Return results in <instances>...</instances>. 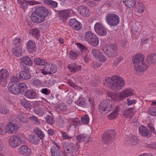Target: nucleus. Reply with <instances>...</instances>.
<instances>
[{
  "label": "nucleus",
  "instance_id": "obj_23",
  "mask_svg": "<svg viewBox=\"0 0 156 156\" xmlns=\"http://www.w3.org/2000/svg\"><path fill=\"white\" fill-rule=\"evenodd\" d=\"M139 131L140 134L143 136L150 137L151 136L147 127L144 126H141L139 127Z\"/></svg>",
  "mask_w": 156,
  "mask_h": 156
},
{
  "label": "nucleus",
  "instance_id": "obj_36",
  "mask_svg": "<svg viewBox=\"0 0 156 156\" xmlns=\"http://www.w3.org/2000/svg\"><path fill=\"white\" fill-rule=\"evenodd\" d=\"M120 110V108L119 106H117L114 112L108 116V118L110 119H113L116 118L118 115Z\"/></svg>",
  "mask_w": 156,
  "mask_h": 156
},
{
  "label": "nucleus",
  "instance_id": "obj_49",
  "mask_svg": "<svg viewBox=\"0 0 156 156\" xmlns=\"http://www.w3.org/2000/svg\"><path fill=\"white\" fill-rule=\"evenodd\" d=\"M56 108L58 112L62 111L66 109V106L64 103H60L57 105Z\"/></svg>",
  "mask_w": 156,
  "mask_h": 156
},
{
  "label": "nucleus",
  "instance_id": "obj_33",
  "mask_svg": "<svg viewBox=\"0 0 156 156\" xmlns=\"http://www.w3.org/2000/svg\"><path fill=\"white\" fill-rule=\"evenodd\" d=\"M135 6L137 12L139 13H143L145 9V7L141 2H137Z\"/></svg>",
  "mask_w": 156,
  "mask_h": 156
},
{
  "label": "nucleus",
  "instance_id": "obj_2",
  "mask_svg": "<svg viewBox=\"0 0 156 156\" xmlns=\"http://www.w3.org/2000/svg\"><path fill=\"white\" fill-rule=\"evenodd\" d=\"M84 40L92 46H96L99 44L98 37L96 34L90 31H88L85 33Z\"/></svg>",
  "mask_w": 156,
  "mask_h": 156
},
{
  "label": "nucleus",
  "instance_id": "obj_39",
  "mask_svg": "<svg viewBox=\"0 0 156 156\" xmlns=\"http://www.w3.org/2000/svg\"><path fill=\"white\" fill-rule=\"evenodd\" d=\"M34 62L37 65L44 66L47 63V61L44 59L40 58H35L34 59Z\"/></svg>",
  "mask_w": 156,
  "mask_h": 156
},
{
  "label": "nucleus",
  "instance_id": "obj_25",
  "mask_svg": "<svg viewBox=\"0 0 156 156\" xmlns=\"http://www.w3.org/2000/svg\"><path fill=\"white\" fill-rule=\"evenodd\" d=\"M69 13L70 12L68 10L61 11L59 12L58 15L60 20L64 21L70 16Z\"/></svg>",
  "mask_w": 156,
  "mask_h": 156
},
{
  "label": "nucleus",
  "instance_id": "obj_45",
  "mask_svg": "<svg viewBox=\"0 0 156 156\" xmlns=\"http://www.w3.org/2000/svg\"><path fill=\"white\" fill-rule=\"evenodd\" d=\"M40 31L37 28L32 29L30 30V33L32 36L38 38L40 36Z\"/></svg>",
  "mask_w": 156,
  "mask_h": 156
},
{
  "label": "nucleus",
  "instance_id": "obj_48",
  "mask_svg": "<svg viewBox=\"0 0 156 156\" xmlns=\"http://www.w3.org/2000/svg\"><path fill=\"white\" fill-rule=\"evenodd\" d=\"M34 133L38 136L41 139H43L44 136V134L43 133V132L38 128L37 127L34 129Z\"/></svg>",
  "mask_w": 156,
  "mask_h": 156
},
{
  "label": "nucleus",
  "instance_id": "obj_6",
  "mask_svg": "<svg viewBox=\"0 0 156 156\" xmlns=\"http://www.w3.org/2000/svg\"><path fill=\"white\" fill-rule=\"evenodd\" d=\"M115 134V132L113 129L105 132L102 136V141L105 144L111 143Z\"/></svg>",
  "mask_w": 156,
  "mask_h": 156
},
{
  "label": "nucleus",
  "instance_id": "obj_64",
  "mask_svg": "<svg viewBox=\"0 0 156 156\" xmlns=\"http://www.w3.org/2000/svg\"><path fill=\"white\" fill-rule=\"evenodd\" d=\"M76 44L77 45V46L82 51L87 50V48L83 44L79 43H77Z\"/></svg>",
  "mask_w": 156,
  "mask_h": 156
},
{
  "label": "nucleus",
  "instance_id": "obj_24",
  "mask_svg": "<svg viewBox=\"0 0 156 156\" xmlns=\"http://www.w3.org/2000/svg\"><path fill=\"white\" fill-rule=\"evenodd\" d=\"M79 148V145L78 143L76 144L71 143L68 146L66 152L69 153H72L75 150H77Z\"/></svg>",
  "mask_w": 156,
  "mask_h": 156
},
{
  "label": "nucleus",
  "instance_id": "obj_37",
  "mask_svg": "<svg viewBox=\"0 0 156 156\" xmlns=\"http://www.w3.org/2000/svg\"><path fill=\"white\" fill-rule=\"evenodd\" d=\"M76 103L78 106L86 108L88 107L86 102H85V99L82 97H80L76 102Z\"/></svg>",
  "mask_w": 156,
  "mask_h": 156
},
{
  "label": "nucleus",
  "instance_id": "obj_57",
  "mask_svg": "<svg viewBox=\"0 0 156 156\" xmlns=\"http://www.w3.org/2000/svg\"><path fill=\"white\" fill-rule=\"evenodd\" d=\"M91 52L94 56L96 57H98L99 55L101 54V51L98 49H92Z\"/></svg>",
  "mask_w": 156,
  "mask_h": 156
},
{
  "label": "nucleus",
  "instance_id": "obj_8",
  "mask_svg": "<svg viewBox=\"0 0 156 156\" xmlns=\"http://www.w3.org/2000/svg\"><path fill=\"white\" fill-rule=\"evenodd\" d=\"M94 29L96 32L99 35L105 36L107 32L104 27L99 23L97 22L94 25Z\"/></svg>",
  "mask_w": 156,
  "mask_h": 156
},
{
  "label": "nucleus",
  "instance_id": "obj_7",
  "mask_svg": "<svg viewBox=\"0 0 156 156\" xmlns=\"http://www.w3.org/2000/svg\"><path fill=\"white\" fill-rule=\"evenodd\" d=\"M45 66L41 70V73L44 75L51 74L56 72L57 68L54 64H46Z\"/></svg>",
  "mask_w": 156,
  "mask_h": 156
},
{
  "label": "nucleus",
  "instance_id": "obj_35",
  "mask_svg": "<svg viewBox=\"0 0 156 156\" xmlns=\"http://www.w3.org/2000/svg\"><path fill=\"white\" fill-rule=\"evenodd\" d=\"M43 2L44 4L48 6L54 8H56L58 5L57 2L51 0H44Z\"/></svg>",
  "mask_w": 156,
  "mask_h": 156
},
{
  "label": "nucleus",
  "instance_id": "obj_63",
  "mask_svg": "<svg viewBox=\"0 0 156 156\" xmlns=\"http://www.w3.org/2000/svg\"><path fill=\"white\" fill-rule=\"evenodd\" d=\"M123 59V57H119L118 58L115 60L113 65L115 66H117L118 64Z\"/></svg>",
  "mask_w": 156,
  "mask_h": 156
},
{
  "label": "nucleus",
  "instance_id": "obj_3",
  "mask_svg": "<svg viewBox=\"0 0 156 156\" xmlns=\"http://www.w3.org/2000/svg\"><path fill=\"white\" fill-rule=\"evenodd\" d=\"M113 105L112 101L108 100L103 101L100 104L99 106V112L101 114H107L112 110Z\"/></svg>",
  "mask_w": 156,
  "mask_h": 156
},
{
  "label": "nucleus",
  "instance_id": "obj_58",
  "mask_svg": "<svg viewBox=\"0 0 156 156\" xmlns=\"http://www.w3.org/2000/svg\"><path fill=\"white\" fill-rule=\"evenodd\" d=\"M71 121L72 124L75 126H78L80 123V121L77 118L71 119Z\"/></svg>",
  "mask_w": 156,
  "mask_h": 156
},
{
  "label": "nucleus",
  "instance_id": "obj_27",
  "mask_svg": "<svg viewBox=\"0 0 156 156\" xmlns=\"http://www.w3.org/2000/svg\"><path fill=\"white\" fill-rule=\"evenodd\" d=\"M136 112L134 108H129L123 112V115L126 118H130L133 116Z\"/></svg>",
  "mask_w": 156,
  "mask_h": 156
},
{
  "label": "nucleus",
  "instance_id": "obj_9",
  "mask_svg": "<svg viewBox=\"0 0 156 156\" xmlns=\"http://www.w3.org/2000/svg\"><path fill=\"white\" fill-rule=\"evenodd\" d=\"M18 2L20 5V7L25 10L28 7V4L32 5L38 3L37 1L34 0L27 1L26 0H18Z\"/></svg>",
  "mask_w": 156,
  "mask_h": 156
},
{
  "label": "nucleus",
  "instance_id": "obj_43",
  "mask_svg": "<svg viewBox=\"0 0 156 156\" xmlns=\"http://www.w3.org/2000/svg\"><path fill=\"white\" fill-rule=\"evenodd\" d=\"M22 41L20 38H15L13 41L12 45L13 47H21Z\"/></svg>",
  "mask_w": 156,
  "mask_h": 156
},
{
  "label": "nucleus",
  "instance_id": "obj_61",
  "mask_svg": "<svg viewBox=\"0 0 156 156\" xmlns=\"http://www.w3.org/2000/svg\"><path fill=\"white\" fill-rule=\"evenodd\" d=\"M30 119L31 121H34V122L35 124L38 125L40 124L39 121L36 117L31 116L30 117Z\"/></svg>",
  "mask_w": 156,
  "mask_h": 156
},
{
  "label": "nucleus",
  "instance_id": "obj_56",
  "mask_svg": "<svg viewBox=\"0 0 156 156\" xmlns=\"http://www.w3.org/2000/svg\"><path fill=\"white\" fill-rule=\"evenodd\" d=\"M18 137L19 139V141L20 142V143H24L26 140V138L23 134H20L18 135Z\"/></svg>",
  "mask_w": 156,
  "mask_h": 156
},
{
  "label": "nucleus",
  "instance_id": "obj_20",
  "mask_svg": "<svg viewBox=\"0 0 156 156\" xmlns=\"http://www.w3.org/2000/svg\"><path fill=\"white\" fill-rule=\"evenodd\" d=\"M9 76L8 70L5 69L0 70V84L4 82Z\"/></svg>",
  "mask_w": 156,
  "mask_h": 156
},
{
  "label": "nucleus",
  "instance_id": "obj_55",
  "mask_svg": "<svg viewBox=\"0 0 156 156\" xmlns=\"http://www.w3.org/2000/svg\"><path fill=\"white\" fill-rule=\"evenodd\" d=\"M69 54V58L72 60L75 59L78 56V54L77 53L72 51H70Z\"/></svg>",
  "mask_w": 156,
  "mask_h": 156
},
{
  "label": "nucleus",
  "instance_id": "obj_10",
  "mask_svg": "<svg viewBox=\"0 0 156 156\" xmlns=\"http://www.w3.org/2000/svg\"><path fill=\"white\" fill-rule=\"evenodd\" d=\"M34 11L40 15L42 17L45 19L49 14V12L48 9L45 7L43 6L37 7L35 9Z\"/></svg>",
  "mask_w": 156,
  "mask_h": 156
},
{
  "label": "nucleus",
  "instance_id": "obj_22",
  "mask_svg": "<svg viewBox=\"0 0 156 156\" xmlns=\"http://www.w3.org/2000/svg\"><path fill=\"white\" fill-rule=\"evenodd\" d=\"M24 96L29 99H34L36 98L37 94L33 89H30L26 91Z\"/></svg>",
  "mask_w": 156,
  "mask_h": 156
},
{
  "label": "nucleus",
  "instance_id": "obj_46",
  "mask_svg": "<svg viewBox=\"0 0 156 156\" xmlns=\"http://www.w3.org/2000/svg\"><path fill=\"white\" fill-rule=\"evenodd\" d=\"M124 2L126 6L129 8L134 7L136 5L135 0H125Z\"/></svg>",
  "mask_w": 156,
  "mask_h": 156
},
{
  "label": "nucleus",
  "instance_id": "obj_60",
  "mask_svg": "<svg viewBox=\"0 0 156 156\" xmlns=\"http://www.w3.org/2000/svg\"><path fill=\"white\" fill-rule=\"evenodd\" d=\"M87 106H88L87 108L92 107L93 106L94 101L91 98H90L88 99L86 102Z\"/></svg>",
  "mask_w": 156,
  "mask_h": 156
},
{
  "label": "nucleus",
  "instance_id": "obj_38",
  "mask_svg": "<svg viewBox=\"0 0 156 156\" xmlns=\"http://www.w3.org/2000/svg\"><path fill=\"white\" fill-rule=\"evenodd\" d=\"M21 47H13L12 49L13 54L16 56H20L22 55V50Z\"/></svg>",
  "mask_w": 156,
  "mask_h": 156
},
{
  "label": "nucleus",
  "instance_id": "obj_16",
  "mask_svg": "<svg viewBox=\"0 0 156 156\" xmlns=\"http://www.w3.org/2000/svg\"><path fill=\"white\" fill-rule=\"evenodd\" d=\"M18 136L14 135H12L9 140L10 146L13 148L17 147L20 144Z\"/></svg>",
  "mask_w": 156,
  "mask_h": 156
},
{
  "label": "nucleus",
  "instance_id": "obj_53",
  "mask_svg": "<svg viewBox=\"0 0 156 156\" xmlns=\"http://www.w3.org/2000/svg\"><path fill=\"white\" fill-rule=\"evenodd\" d=\"M10 82L9 83V86L14 85L13 84L16 83L18 81L19 79L15 76H12L10 79Z\"/></svg>",
  "mask_w": 156,
  "mask_h": 156
},
{
  "label": "nucleus",
  "instance_id": "obj_34",
  "mask_svg": "<svg viewBox=\"0 0 156 156\" xmlns=\"http://www.w3.org/2000/svg\"><path fill=\"white\" fill-rule=\"evenodd\" d=\"M9 89L11 93L15 95H17L19 94H20L17 85L9 86Z\"/></svg>",
  "mask_w": 156,
  "mask_h": 156
},
{
  "label": "nucleus",
  "instance_id": "obj_14",
  "mask_svg": "<svg viewBox=\"0 0 156 156\" xmlns=\"http://www.w3.org/2000/svg\"><path fill=\"white\" fill-rule=\"evenodd\" d=\"M18 126L13 123L9 122L6 126V130L10 134L14 133L18 129Z\"/></svg>",
  "mask_w": 156,
  "mask_h": 156
},
{
  "label": "nucleus",
  "instance_id": "obj_19",
  "mask_svg": "<svg viewBox=\"0 0 156 156\" xmlns=\"http://www.w3.org/2000/svg\"><path fill=\"white\" fill-rule=\"evenodd\" d=\"M20 153L24 156L30 155L31 152V150L27 146L23 145L20 147L19 149Z\"/></svg>",
  "mask_w": 156,
  "mask_h": 156
},
{
  "label": "nucleus",
  "instance_id": "obj_51",
  "mask_svg": "<svg viewBox=\"0 0 156 156\" xmlns=\"http://www.w3.org/2000/svg\"><path fill=\"white\" fill-rule=\"evenodd\" d=\"M35 112L39 116H41L44 114L45 111L41 108L37 107L35 109Z\"/></svg>",
  "mask_w": 156,
  "mask_h": 156
},
{
  "label": "nucleus",
  "instance_id": "obj_1",
  "mask_svg": "<svg viewBox=\"0 0 156 156\" xmlns=\"http://www.w3.org/2000/svg\"><path fill=\"white\" fill-rule=\"evenodd\" d=\"M106 81L112 90H121L125 85L124 79L116 75L112 76L111 78H107L106 79Z\"/></svg>",
  "mask_w": 156,
  "mask_h": 156
},
{
  "label": "nucleus",
  "instance_id": "obj_31",
  "mask_svg": "<svg viewBox=\"0 0 156 156\" xmlns=\"http://www.w3.org/2000/svg\"><path fill=\"white\" fill-rule=\"evenodd\" d=\"M20 60L21 62L26 65L32 66L33 65L32 61L27 56L22 57L21 58Z\"/></svg>",
  "mask_w": 156,
  "mask_h": 156
},
{
  "label": "nucleus",
  "instance_id": "obj_5",
  "mask_svg": "<svg viewBox=\"0 0 156 156\" xmlns=\"http://www.w3.org/2000/svg\"><path fill=\"white\" fill-rule=\"evenodd\" d=\"M118 48L115 44H109L104 49V51L107 55L110 57L115 56L117 55Z\"/></svg>",
  "mask_w": 156,
  "mask_h": 156
},
{
  "label": "nucleus",
  "instance_id": "obj_4",
  "mask_svg": "<svg viewBox=\"0 0 156 156\" xmlns=\"http://www.w3.org/2000/svg\"><path fill=\"white\" fill-rule=\"evenodd\" d=\"M105 20L107 23L111 27L116 26L119 22V16L114 14H108L105 16Z\"/></svg>",
  "mask_w": 156,
  "mask_h": 156
},
{
  "label": "nucleus",
  "instance_id": "obj_17",
  "mask_svg": "<svg viewBox=\"0 0 156 156\" xmlns=\"http://www.w3.org/2000/svg\"><path fill=\"white\" fill-rule=\"evenodd\" d=\"M26 49L30 53L35 52L36 50L35 43L32 40H29L26 44Z\"/></svg>",
  "mask_w": 156,
  "mask_h": 156
},
{
  "label": "nucleus",
  "instance_id": "obj_47",
  "mask_svg": "<svg viewBox=\"0 0 156 156\" xmlns=\"http://www.w3.org/2000/svg\"><path fill=\"white\" fill-rule=\"evenodd\" d=\"M108 96L111 98L112 101H117L119 100L120 101L122 100V99H120L119 98V94L118 95L114 93L110 92L108 94Z\"/></svg>",
  "mask_w": 156,
  "mask_h": 156
},
{
  "label": "nucleus",
  "instance_id": "obj_44",
  "mask_svg": "<svg viewBox=\"0 0 156 156\" xmlns=\"http://www.w3.org/2000/svg\"><path fill=\"white\" fill-rule=\"evenodd\" d=\"M39 138L36 135H32L30 137V140L32 143L34 144H37L40 142Z\"/></svg>",
  "mask_w": 156,
  "mask_h": 156
},
{
  "label": "nucleus",
  "instance_id": "obj_50",
  "mask_svg": "<svg viewBox=\"0 0 156 156\" xmlns=\"http://www.w3.org/2000/svg\"><path fill=\"white\" fill-rule=\"evenodd\" d=\"M9 111V108L6 106H2L0 108V112L2 114H7Z\"/></svg>",
  "mask_w": 156,
  "mask_h": 156
},
{
  "label": "nucleus",
  "instance_id": "obj_42",
  "mask_svg": "<svg viewBox=\"0 0 156 156\" xmlns=\"http://www.w3.org/2000/svg\"><path fill=\"white\" fill-rule=\"evenodd\" d=\"M20 76L22 79L27 80L30 78L31 75L25 71H22L20 72Z\"/></svg>",
  "mask_w": 156,
  "mask_h": 156
},
{
  "label": "nucleus",
  "instance_id": "obj_54",
  "mask_svg": "<svg viewBox=\"0 0 156 156\" xmlns=\"http://www.w3.org/2000/svg\"><path fill=\"white\" fill-rule=\"evenodd\" d=\"M47 122L51 124H53L55 122V120L52 116L48 115L46 118Z\"/></svg>",
  "mask_w": 156,
  "mask_h": 156
},
{
  "label": "nucleus",
  "instance_id": "obj_62",
  "mask_svg": "<svg viewBox=\"0 0 156 156\" xmlns=\"http://www.w3.org/2000/svg\"><path fill=\"white\" fill-rule=\"evenodd\" d=\"M62 137L63 139H69L72 138V136H69L65 132L63 131L61 132Z\"/></svg>",
  "mask_w": 156,
  "mask_h": 156
},
{
  "label": "nucleus",
  "instance_id": "obj_29",
  "mask_svg": "<svg viewBox=\"0 0 156 156\" xmlns=\"http://www.w3.org/2000/svg\"><path fill=\"white\" fill-rule=\"evenodd\" d=\"M18 87L20 94L23 95L26 91L27 89V86L24 83H19L17 84Z\"/></svg>",
  "mask_w": 156,
  "mask_h": 156
},
{
  "label": "nucleus",
  "instance_id": "obj_32",
  "mask_svg": "<svg viewBox=\"0 0 156 156\" xmlns=\"http://www.w3.org/2000/svg\"><path fill=\"white\" fill-rule=\"evenodd\" d=\"M20 103L21 105L26 109L30 108L31 105L29 101L27 100L25 98L23 97L21 99Z\"/></svg>",
  "mask_w": 156,
  "mask_h": 156
},
{
  "label": "nucleus",
  "instance_id": "obj_13",
  "mask_svg": "<svg viewBox=\"0 0 156 156\" xmlns=\"http://www.w3.org/2000/svg\"><path fill=\"white\" fill-rule=\"evenodd\" d=\"M67 68L70 72L74 73L80 71L82 69L81 66L74 63L68 64Z\"/></svg>",
  "mask_w": 156,
  "mask_h": 156
},
{
  "label": "nucleus",
  "instance_id": "obj_11",
  "mask_svg": "<svg viewBox=\"0 0 156 156\" xmlns=\"http://www.w3.org/2000/svg\"><path fill=\"white\" fill-rule=\"evenodd\" d=\"M68 24L69 26L76 30H79L81 29V24L75 19L70 20Z\"/></svg>",
  "mask_w": 156,
  "mask_h": 156
},
{
  "label": "nucleus",
  "instance_id": "obj_21",
  "mask_svg": "<svg viewBox=\"0 0 156 156\" xmlns=\"http://www.w3.org/2000/svg\"><path fill=\"white\" fill-rule=\"evenodd\" d=\"M51 156H61V151L58 145L53 146L51 148Z\"/></svg>",
  "mask_w": 156,
  "mask_h": 156
},
{
  "label": "nucleus",
  "instance_id": "obj_15",
  "mask_svg": "<svg viewBox=\"0 0 156 156\" xmlns=\"http://www.w3.org/2000/svg\"><path fill=\"white\" fill-rule=\"evenodd\" d=\"M133 94V90L131 89H126L119 93V98L122 100L126 97L132 96Z\"/></svg>",
  "mask_w": 156,
  "mask_h": 156
},
{
  "label": "nucleus",
  "instance_id": "obj_30",
  "mask_svg": "<svg viewBox=\"0 0 156 156\" xmlns=\"http://www.w3.org/2000/svg\"><path fill=\"white\" fill-rule=\"evenodd\" d=\"M146 60L148 64L154 63L156 62V54H150L147 56Z\"/></svg>",
  "mask_w": 156,
  "mask_h": 156
},
{
  "label": "nucleus",
  "instance_id": "obj_59",
  "mask_svg": "<svg viewBox=\"0 0 156 156\" xmlns=\"http://www.w3.org/2000/svg\"><path fill=\"white\" fill-rule=\"evenodd\" d=\"M148 112L152 116H156V109L151 108L148 109Z\"/></svg>",
  "mask_w": 156,
  "mask_h": 156
},
{
  "label": "nucleus",
  "instance_id": "obj_40",
  "mask_svg": "<svg viewBox=\"0 0 156 156\" xmlns=\"http://www.w3.org/2000/svg\"><path fill=\"white\" fill-rule=\"evenodd\" d=\"M128 141L129 144L134 145L136 144L138 140L136 136H133L132 135H130Z\"/></svg>",
  "mask_w": 156,
  "mask_h": 156
},
{
  "label": "nucleus",
  "instance_id": "obj_52",
  "mask_svg": "<svg viewBox=\"0 0 156 156\" xmlns=\"http://www.w3.org/2000/svg\"><path fill=\"white\" fill-rule=\"evenodd\" d=\"M81 122L83 124H87L89 122V118L87 114H85L81 118Z\"/></svg>",
  "mask_w": 156,
  "mask_h": 156
},
{
  "label": "nucleus",
  "instance_id": "obj_26",
  "mask_svg": "<svg viewBox=\"0 0 156 156\" xmlns=\"http://www.w3.org/2000/svg\"><path fill=\"white\" fill-rule=\"evenodd\" d=\"M144 58V56L140 54H138L135 55L132 58V62L134 64L140 63V62H143Z\"/></svg>",
  "mask_w": 156,
  "mask_h": 156
},
{
  "label": "nucleus",
  "instance_id": "obj_18",
  "mask_svg": "<svg viewBox=\"0 0 156 156\" xmlns=\"http://www.w3.org/2000/svg\"><path fill=\"white\" fill-rule=\"evenodd\" d=\"M78 11L83 16L87 17L89 15L90 12L88 8L86 6L80 5L78 7Z\"/></svg>",
  "mask_w": 156,
  "mask_h": 156
},
{
  "label": "nucleus",
  "instance_id": "obj_12",
  "mask_svg": "<svg viewBox=\"0 0 156 156\" xmlns=\"http://www.w3.org/2000/svg\"><path fill=\"white\" fill-rule=\"evenodd\" d=\"M31 18L33 22L37 23H41L45 20V19L42 17L40 15L38 14L35 11L32 13Z\"/></svg>",
  "mask_w": 156,
  "mask_h": 156
},
{
  "label": "nucleus",
  "instance_id": "obj_41",
  "mask_svg": "<svg viewBox=\"0 0 156 156\" xmlns=\"http://www.w3.org/2000/svg\"><path fill=\"white\" fill-rule=\"evenodd\" d=\"M76 139L78 142H84L85 141H87L88 140L87 136L86 134H81L77 136Z\"/></svg>",
  "mask_w": 156,
  "mask_h": 156
},
{
  "label": "nucleus",
  "instance_id": "obj_28",
  "mask_svg": "<svg viewBox=\"0 0 156 156\" xmlns=\"http://www.w3.org/2000/svg\"><path fill=\"white\" fill-rule=\"evenodd\" d=\"M149 65L145 62H143L141 65H139L137 66H135V70L136 71L137 73L139 72H142L147 70L148 68Z\"/></svg>",
  "mask_w": 156,
  "mask_h": 156
}]
</instances>
